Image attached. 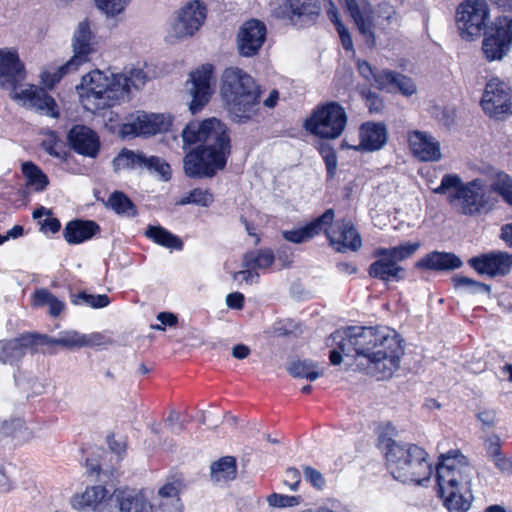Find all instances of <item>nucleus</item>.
Listing matches in <instances>:
<instances>
[{
  "label": "nucleus",
  "instance_id": "13",
  "mask_svg": "<svg viewBox=\"0 0 512 512\" xmlns=\"http://www.w3.org/2000/svg\"><path fill=\"white\" fill-rule=\"evenodd\" d=\"M490 18V9L486 0H464L456 10V24L464 40L479 37Z\"/></svg>",
  "mask_w": 512,
  "mask_h": 512
},
{
  "label": "nucleus",
  "instance_id": "34",
  "mask_svg": "<svg viewBox=\"0 0 512 512\" xmlns=\"http://www.w3.org/2000/svg\"><path fill=\"white\" fill-rule=\"evenodd\" d=\"M511 49L512 44L484 35L482 52L487 61H501L510 53Z\"/></svg>",
  "mask_w": 512,
  "mask_h": 512
},
{
  "label": "nucleus",
  "instance_id": "7",
  "mask_svg": "<svg viewBox=\"0 0 512 512\" xmlns=\"http://www.w3.org/2000/svg\"><path fill=\"white\" fill-rule=\"evenodd\" d=\"M432 192L444 195L448 204L466 216L488 213L495 207L497 198L482 178L464 182L455 173L443 175L440 185L432 188Z\"/></svg>",
  "mask_w": 512,
  "mask_h": 512
},
{
  "label": "nucleus",
  "instance_id": "39",
  "mask_svg": "<svg viewBox=\"0 0 512 512\" xmlns=\"http://www.w3.org/2000/svg\"><path fill=\"white\" fill-rule=\"evenodd\" d=\"M288 371L294 378L310 382L315 381L323 372L322 369L309 360L292 362L288 367Z\"/></svg>",
  "mask_w": 512,
  "mask_h": 512
},
{
  "label": "nucleus",
  "instance_id": "29",
  "mask_svg": "<svg viewBox=\"0 0 512 512\" xmlns=\"http://www.w3.org/2000/svg\"><path fill=\"white\" fill-rule=\"evenodd\" d=\"M99 231V226L90 220H73L67 223L63 236L69 244H80L91 239Z\"/></svg>",
  "mask_w": 512,
  "mask_h": 512
},
{
  "label": "nucleus",
  "instance_id": "62",
  "mask_svg": "<svg viewBox=\"0 0 512 512\" xmlns=\"http://www.w3.org/2000/svg\"><path fill=\"white\" fill-rule=\"evenodd\" d=\"M336 30L338 32L343 48L347 51L352 50L353 41L348 29L344 26V24H338Z\"/></svg>",
  "mask_w": 512,
  "mask_h": 512
},
{
  "label": "nucleus",
  "instance_id": "59",
  "mask_svg": "<svg viewBox=\"0 0 512 512\" xmlns=\"http://www.w3.org/2000/svg\"><path fill=\"white\" fill-rule=\"evenodd\" d=\"M125 122L120 123L117 113L110 111L105 115V127L112 133H117L120 136V128Z\"/></svg>",
  "mask_w": 512,
  "mask_h": 512
},
{
  "label": "nucleus",
  "instance_id": "47",
  "mask_svg": "<svg viewBox=\"0 0 512 512\" xmlns=\"http://www.w3.org/2000/svg\"><path fill=\"white\" fill-rule=\"evenodd\" d=\"M144 168H147L149 171L156 173L164 181L169 180L171 177L170 165L159 157L146 156Z\"/></svg>",
  "mask_w": 512,
  "mask_h": 512
},
{
  "label": "nucleus",
  "instance_id": "41",
  "mask_svg": "<svg viewBox=\"0 0 512 512\" xmlns=\"http://www.w3.org/2000/svg\"><path fill=\"white\" fill-rule=\"evenodd\" d=\"M213 201L214 196L208 189L195 188L180 197L176 204L181 206L193 204L200 207H209Z\"/></svg>",
  "mask_w": 512,
  "mask_h": 512
},
{
  "label": "nucleus",
  "instance_id": "51",
  "mask_svg": "<svg viewBox=\"0 0 512 512\" xmlns=\"http://www.w3.org/2000/svg\"><path fill=\"white\" fill-rule=\"evenodd\" d=\"M303 473L306 482H308L311 486H313L317 490L324 489L326 481L320 471L316 470L311 466L305 465L303 466Z\"/></svg>",
  "mask_w": 512,
  "mask_h": 512
},
{
  "label": "nucleus",
  "instance_id": "52",
  "mask_svg": "<svg viewBox=\"0 0 512 512\" xmlns=\"http://www.w3.org/2000/svg\"><path fill=\"white\" fill-rule=\"evenodd\" d=\"M44 150L50 155L64 159L65 151L60 141H58L54 135H50L47 139H45L42 143Z\"/></svg>",
  "mask_w": 512,
  "mask_h": 512
},
{
  "label": "nucleus",
  "instance_id": "57",
  "mask_svg": "<svg viewBox=\"0 0 512 512\" xmlns=\"http://www.w3.org/2000/svg\"><path fill=\"white\" fill-rule=\"evenodd\" d=\"M54 295L47 289L41 288L33 294V305L35 307L49 306V303L53 299Z\"/></svg>",
  "mask_w": 512,
  "mask_h": 512
},
{
  "label": "nucleus",
  "instance_id": "38",
  "mask_svg": "<svg viewBox=\"0 0 512 512\" xmlns=\"http://www.w3.org/2000/svg\"><path fill=\"white\" fill-rule=\"evenodd\" d=\"M95 7L106 19L119 20L125 14L132 0H94Z\"/></svg>",
  "mask_w": 512,
  "mask_h": 512
},
{
  "label": "nucleus",
  "instance_id": "15",
  "mask_svg": "<svg viewBox=\"0 0 512 512\" xmlns=\"http://www.w3.org/2000/svg\"><path fill=\"white\" fill-rule=\"evenodd\" d=\"M481 106L491 117H501L511 112V89L497 77L490 79L481 99Z\"/></svg>",
  "mask_w": 512,
  "mask_h": 512
},
{
  "label": "nucleus",
  "instance_id": "9",
  "mask_svg": "<svg viewBox=\"0 0 512 512\" xmlns=\"http://www.w3.org/2000/svg\"><path fill=\"white\" fill-rule=\"evenodd\" d=\"M347 9L359 32L369 46L375 45L377 32L387 33L399 23L395 8L382 3L373 8L367 0H345Z\"/></svg>",
  "mask_w": 512,
  "mask_h": 512
},
{
  "label": "nucleus",
  "instance_id": "50",
  "mask_svg": "<svg viewBox=\"0 0 512 512\" xmlns=\"http://www.w3.org/2000/svg\"><path fill=\"white\" fill-rule=\"evenodd\" d=\"M456 287H465L473 293H489L490 287L484 283L477 282L464 276H456L453 279Z\"/></svg>",
  "mask_w": 512,
  "mask_h": 512
},
{
  "label": "nucleus",
  "instance_id": "36",
  "mask_svg": "<svg viewBox=\"0 0 512 512\" xmlns=\"http://www.w3.org/2000/svg\"><path fill=\"white\" fill-rule=\"evenodd\" d=\"M145 235L158 245L165 248L181 250L183 243L179 237L161 226H149Z\"/></svg>",
  "mask_w": 512,
  "mask_h": 512
},
{
  "label": "nucleus",
  "instance_id": "8",
  "mask_svg": "<svg viewBox=\"0 0 512 512\" xmlns=\"http://www.w3.org/2000/svg\"><path fill=\"white\" fill-rule=\"evenodd\" d=\"M386 461L393 478L402 483L422 485L432 475L428 453L415 444H403L389 439Z\"/></svg>",
  "mask_w": 512,
  "mask_h": 512
},
{
  "label": "nucleus",
  "instance_id": "40",
  "mask_svg": "<svg viewBox=\"0 0 512 512\" xmlns=\"http://www.w3.org/2000/svg\"><path fill=\"white\" fill-rule=\"evenodd\" d=\"M79 67V65L70 66V60L61 66H49L41 72V82L45 87L51 89L64 75L78 70Z\"/></svg>",
  "mask_w": 512,
  "mask_h": 512
},
{
  "label": "nucleus",
  "instance_id": "26",
  "mask_svg": "<svg viewBox=\"0 0 512 512\" xmlns=\"http://www.w3.org/2000/svg\"><path fill=\"white\" fill-rule=\"evenodd\" d=\"M71 147L79 154L95 157L100 148V141L97 134L90 128L83 125L74 126L68 134Z\"/></svg>",
  "mask_w": 512,
  "mask_h": 512
},
{
  "label": "nucleus",
  "instance_id": "58",
  "mask_svg": "<svg viewBox=\"0 0 512 512\" xmlns=\"http://www.w3.org/2000/svg\"><path fill=\"white\" fill-rule=\"evenodd\" d=\"M321 154L325 161L328 174L330 176L334 175L337 167V157L335 152L330 148H323L321 150Z\"/></svg>",
  "mask_w": 512,
  "mask_h": 512
},
{
  "label": "nucleus",
  "instance_id": "4",
  "mask_svg": "<svg viewBox=\"0 0 512 512\" xmlns=\"http://www.w3.org/2000/svg\"><path fill=\"white\" fill-rule=\"evenodd\" d=\"M474 469L457 450L441 454L436 467L439 492L447 509L451 512H467L473 495L471 481Z\"/></svg>",
  "mask_w": 512,
  "mask_h": 512
},
{
  "label": "nucleus",
  "instance_id": "5",
  "mask_svg": "<svg viewBox=\"0 0 512 512\" xmlns=\"http://www.w3.org/2000/svg\"><path fill=\"white\" fill-rule=\"evenodd\" d=\"M220 94L230 119L239 124L260 113V88L253 77L238 67L226 68L220 80Z\"/></svg>",
  "mask_w": 512,
  "mask_h": 512
},
{
  "label": "nucleus",
  "instance_id": "20",
  "mask_svg": "<svg viewBox=\"0 0 512 512\" xmlns=\"http://www.w3.org/2000/svg\"><path fill=\"white\" fill-rule=\"evenodd\" d=\"M468 264L478 274L495 277L507 274L510 271L512 261L507 253L493 251L470 258Z\"/></svg>",
  "mask_w": 512,
  "mask_h": 512
},
{
  "label": "nucleus",
  "instance_id": "45",
  "mask_svg": "<svg viewBox=\"0 0 512 512\" xmlns=\"http://www.w3.org/2000/svg\"><path fill=\"white\" fill-rule=\"evenodd\" d=\"M108 205L118 214L134 216L136 209L131 200L122 192H114L108 199Z\"/></svg>",
  "mask_w": 512,
  "mask_h": 512
},
{
  "label": "nucleus",
  "instance_id": "46",
  "mask_svg": "<svg viewBox=\"0 0 512 512\" xmlns=\"http://www.w3.org/2000/svg\"><path fill=\"white\" fill-rule=\"evenodd\" d=\"M72 303L75 305H86L93 309H100L110 304V299L106 294H89L87 292H80L73 296Z\"/></svg>",
  "mask_w": 512,
  "mask_h": 512
},
{
  "label": "nucleus",
  "instance_id": "22",
  "mask_svg": "<svg viewBox=\"0 0 512 512\" xmlns=\"http://www.w3.org/2000/svg\"><path fill=\"white\" fill-rule=\"evenodd\" d=\"M92 39L93 33L90 21L87 19L80 21L71 38L73 56L70 58V66H81L89 61V56L93 51Z\"/></svg>",
  "mask_w": 512,
  "mask_h": 512
},
{
  "label": "nucleus",
  "instance_id": "49",
  "mask_svg": "<svg viewBox=\"0 0 512 512\" xmlns=\"http://www.w3.org/2000/svg\"><path fill=\"white\" fill-rule=\"evenodd\" d=\"M397 80V73L389 70L377 71L374 75L373 84L378 89L391 91L394 89V83Z\"/></svg>",
  "mask_w": 512,
  "mask_h": 512
},
{
  "label": "nucleus",
  "instance_id": "63",
  "mask_svg": "<svg viewBox=\"0 0 512 512\" xmlns=\"http://www.w3.org/2000/svg\"><path fill=\"white\" fill-rule=\"evenodd\" d=\"M244 295L240 292H233L226 296V305L231 309L240 310L244 305Z\"/></svg>",
  "mask_w": 512,
  "mask_h": 512
},
{
  "label": "nucleus",
  "instance_id": "19",
  "mask_svg": "<svg viewBox=\"0 0 512 512\" xmlns=\"http://www.w3.org/2000/svg\"><path fill=\"white\" fill-rule=\"evenodd\" d=\"M327 226L325 231L330 244L339 252L357 251L361 245L362 240L358 231L349 221H338L331 228Z\"/></svg>",
  "mask_w": 512,
  "mask_h": 512
},
{
  "label": "nucleus",
  "instance_id": "33",
  "mask_svg": "<svg viewBox=\"0 0 512 512\" xmlns=\"http://www.w3.org/2000/svg\"><path fill=\"white\" fill-rule=\"evenodd\" d=\"M106 494L107 490L103 486L88 487L83 493L75 495L71 500V504L75 509L91 508L95 512L96 506Z\"/></svg>",
  "mask_w": 512,
  "mask_h": 512
},
{
  "label": "nucleus",
  "instance_id": "25",
  "mask_svg": "<svg viewBox=\"0 0 512 512\" xmlns=\"http://www.w3.org/2000/svg\"><path fill=\"white\" fill-rule=\"evenodd\" d=\"M359 138L360 141L357 145H349L346 140L343 141V144L357 151L380 150L388 139L386 126L382 123L366 122L360 127Z\"/></svg>",
  "mask_w": 512,
  "mask_h": 512
},
{
  "label": "nucleus",
  "instance_id": "24",
  "mask_svg": "<svg viewBox=\"0 0 512 512\" xmlns=\"http://www.w3.org/2000/svg\"><path fill=\"white\" fill-rule=\"evenodd\" d=\"M57 341L58 346L67 350L99 347L111 343L110 338L103 333L93 332L85 334L73 329L59 332Z\"/></svg>",
  "mask_w": 512,
  "mask_h": 512
},
{
  "label": "nucleus",
  "instance_id": "2",
  "mask_svg": "<svg viewBox=\"0 0 512 512\" xmlns=\"http://www.w3.org/2000/svg\"><path fill=\"white\" fill-rule=\"evenodd\" d=\"M183 147L196 143L202 146L184 157V171L191 178L213 177L226 166L230 154L227 127L217 118L191 121L182 131Z\"/></svg>",
  "mask_w": 512,
  "mask_h": 512
},
{
  "label": "nucleus",
  "instance_id": "56",
  "mask_svg": "<svg viewBox=\"0 0 512 512\" xmlns=\"http://www.w3.org/2000/svg\"><path fill=\"white\" fill-rule=\"evenodd\" d=\"M107 444L117 457H120L126 451V439L123 436L116 437L115 435H109L107 436Z\"/></svg>",
  "mask_w": 512,
  "mask_h": 512
},
{
  "label": "nucleus",
  "instance_id": "17",
  "mask_svg": "<svg viewBox=\"0 0 512 512\" xmlns=\"http://www.w3.org/2000/svg\"><path fill=\"white\" fill-rule=\"evenodd\" d=\"M138 512H181V503L178 497V489L168 483L161 487L153 502H147L142 493L136 498Z\"/></svg>",
  "mask_w": 512,
  "mask_h": 512
},
{
  "label": "nucleus",
  "instance_id": "21",
  "mask_svg": "<svg viewBox=\"0 0 512 512\" xmlns=\"http://www.w3.org/2000/svg\"><path fill=\"white\" fill-rule=\"evenodd\" d=\"M266 27L258 20H249L240 28L237 45L240 55L251 57L255 55L264 43Z\"/></svg>",
  "mask_w": 512,
  "mask_h": 512
},
{
  "label": "nucleus",
  "instance_id": "61",
  "mask_svg": "<svg viewBox=\"0 0 512 512\" xmlns=\"http://www.w3.org/2000/svg\"><path fill=\"white\" fill-rule=\"evenodd\" d=\"M166 423L173 434H180L183 430V424L180 421L179 413L176 411L170 412L166 419Z\"/></svg>",
  "mask_w": 512,
  "mask_h": 512
},
{
  "label": "nucleus",
  "instance_id": "53",
  "mask_svg": "<svg viewBox=\"0 0 512 512\" xmlns=\"http://www.w3.org/2000/svg\"><path fill=\"white\" fill-rule=\"evenodd\" d=\"M394 88H398L405 96H411L417 90L415 83L410 78L400 74H397V80H395Z\"/></svg>",
  "mask_w": 512,
  "mask_h": 512
},
{
  "label": "nucleus",
  "instance_id": "64",
  "mask_svg": "<svg viewBox=\"0 0 512 512\" xmlns=\"http://www.w3.org/2000/svg\"><path fill=\"white\" fill-rule=\"evenodd\" d=\"M487 455L492 459L501 453L500 439L498 436L489 437L485 442Z\"/></svg>",
  "mask_w": 512,
  "mask_h": 512
},
{
  "label": "nucleus",
  "instance_id": "11",
  "mask_svg": "<svg viewBox=\"0 0 512 512\" xmlns=\"http://www.w3.org/2000/svg\"><path fill=\"white\" fill-rule=\"evenodd\" d=\"M207 17V7L200 0H189L171 16L166 33L170 43L192 38L202 28Z\"/></svg>",
  "mask_w": 512,
  "mask_h": 512
},
{
  "label": "nucleus",
  "instance_id": "18",
  "mask_svg": "<svg viewBox=\"0 0 512 512\" xmlns=\"http://www.w3.org/2000/svg\"><path fill=\"white\" fill-rule=\"evenodd\" d=\"M273 13L293 25H303L314 20L319 14V7L310 0H286Z\"/></svg>",
  "mask_w": 512,
  "mask_h": 512
},
{
  "label": "nucleus",
  "instance_id": "14",
  "mask_svg": "<svg viewBox=\"0 0 512 512\" xmlns=\"http://www.w3.org/2000/svg\"><path fill=\"white\" fill-rule=\"evenodd\" d=\"M171 125L172 117L169 114L137 111L120 128V136H152L168 131Z\"/></svg>",
  "mask_w": 512,
  "mask_h": 512
},
{
  "label": "nucleus",
  "instance_id": "3",
  "mask_svg": "<svg viewBox=\"0 0 512 512\" xmlns=\"http://www.w3.org/2000/svg\"><path fill=\"white\" fill-rule=\"evenodd\" d=\"M147 80V74L139 68L122 73L94 70L82 77L77 90L84 108L96 111L129 101L132 91L142 89Z\"/></svg>",
  "mask_w": 512,
  "mask_h": 512
},
{
  "label": "nucleus",
  "instance_id": "37",
  "mask_svg": "<svg viewBox=\"0 0 512 512\" xmlns=\"http://www.w3.org/2000/svg\"><path fill=\"white\" fill-rule=\"evenodd\" d=\"M146 155L141 152L124 149L113 160L115 171L125 169H142L145 166Z\"/></svg>",
  "mask_w": 512,
  "mask_h": 512
},
{
  "label": "nucleus",
  "instance_id": "23",
  "mask_svg": "<svg viewBox=\"0 0 512 512\" xmlns=\"http://www.w3.org/2000/svg\"><path fill=\"white\" fill-rule=\"evenodd\" d=\"M408 142L412 154L420 161L437 162L442 158L440 143L427 132H410Z\"/></svg>",
  "mask_w": 512,
  "mask_h": 512
},
{
  "label": "nucleus",
  "instance_id": "28",
  "mask_svg": "<svg viewBox=\"0 0 512 512\" xmlns=\"http://www.w3.org/2000/svg\"><path fill=\"white\" fill-rule=\"evenodd\" d=\"M136 498L138 493L116 490L102 498L95 512H138Z\"/></svg>",
  "mask_w": 512,
  "mask_h": 512
},
{
  "label": "nucleus",
  "instance_id": "1",
  "mask_svg": "<svg viewBox=\"0 0 512 512\" xmlns=\"http://www.w3.org/2000/svg\"><path fill=\"white\" fill-rule=\"evenodd\" d=\"M331 340L338 350L330 352L333 365L342 357H355L357 366L378 381H385L398 370L403 355L402 340L397 332L386 326H350L336 330Z\"/></svg>",
  "mask_w": 512,
  "mask_h": 512
},
{
  "label": "nucleus",
  "instance_id": "10",
  "mask_svg": "<svg viewBox=\"0 0 512 512\" xmlns=\"http://www.w3.org/2000/svg\"><path fill=\"white\" fill-rule=\"evenodd\" d=\"M420 242H405L390 248H377L373 252L376 260L369 266L371 277L384 282L400 281L404 278V268L398 262L410 258L419 248Z\"/></svg>",
  "mask_w": 512,
  "mask_h": 512
},
{
  "label": "nucleus",
  "instance_id": "27",
  "mask_svg": "<svg viewBox=\"0 0 512 512\" xmlns=\"http://www.w3.org/2000/svg\"><path fill=\"white\" fill-rule=\"evenodd\" d=\"M334 220V211L326 210L320 217L308 223L304 227L286 230L282 232L285 240L293 243L305 242L315 235H318L323 229L331 225Z\"/></svg>",
  "mask_w": 512,
  "mask_h": 512
},
{
  "label": "nucleus",
  "instance_id": "55",
  "mask_svg": "<svg viewBox=\"0 0 512 512\" xmlns=\"http://www.w3.org/2000/svg\"><path fill=\"white\" fill-rule=\"evenodd\" d=\"M301 482L300 471L295 467H289L285 471V479L283 483L292 491H297Z\"/></svg>",
  "mask_w": 512,
  "mask_h": 512
},
{
  "label": "nucleus",
  "instance_id": "6",
  "mask_svg": "<svg viewBox=\"0 0 512 512\" xmlns=\"http://www.w3.org/2000/svg\"><path fill=\"white\" fill-rule=\"evenodd\" d=\"M24 65L14 48H0V86L11 90V97L41 114L57 117L55 100L35 85L19 86L24 79Z\"/></svg>",
  "mask_w": 512,
  "mask_h": 512
},
{
  "label": "nucleus",
  "instance_id": "48",
  "mask_svg": "<svg viewBox=\"0 0 512 512\" xmlns=\"http://www.w3.org/2000/svg\"><path fill=\"white\" fill-rule=\"evenodd\" d=\"M267 503L271 507L288 508L298 506L302 498L301 496H289L285 494L272 493L267 497Z\"/></svg>",
  "mask_w": 512,
  "mask_h": 512
},
{
  "label": "nucleus",
  "instance_id": "16",
  "mask_svg": "<svg viewBox=\"0 0 512 512\" xmlns=\"http://www.w3.org/2000/svg\"><path fill=\"white\" fill-rule=\"evenodd\" d=\"M212 65L206 64L190 73L186 88L192 97L189 110L192 114L199 112L210 100L212 88Z\"/></svg>",
  "mask_w": 512,
  "mask_h": 512
},
{
  "label": "nucleus",
  "instance_id": "44",
  "mask_svg": "<svg viewBox=\"0 0 512 512\" xmlns=\"http://www.w3.org/2000/svg\"><path fill=\"white\" fill-rule=\"evenodd\" d=\"M491 192H496L511 206L512 205V178L505 172H497L489 187Z\"/></svg>",
  "mask_w": 512,
  "mask_h": 512
},
{
  "label": "nucleus",
  "instance_id": "30",
  "mask_svg": "<svg viewBox=\"0 0 512 512\" xmlns=\"http://www.w3.org/2000/svg\"><path fill=\"white\" fill-rule=\"evenodd\" d=\"M462 265V261L456 255L446 252H432L421 258L416 266L429 270H453Z\"/></svg>",
  "mask_w": 512,
  "mask_h": 512
},
{
  "label": "nucleus",
  "instance_id": "42",
  "mask_svg": "<svg viewBox=\"0 0 512 512\" xmlns=\"http://www.w3.org/2000/svg\"><path fill=\"white\" fill-rule=\"evenodd\" d=\"M22 172L27 185L33 187L35 191H43L47 187V176L32 162L23 163Z\"/></svg>",
  "mask_w": 512,
  "mask_h": 512
},
{
  "label": "nucleus",
  "instance_id": "12",
  "mask_svg": "<svg viewBox=\"0 0 512 512\" xmlns=\"http://www.w3.org/2000/svg\"><path fill=\"white\" fill-rule=\"evenodd\" d=\"M346 124L345 109L336 102H329L314 110L311 117L306 120L305 128L317 137L336 139L343 133Z\"/></svg>",
  "mask_w": 512,
  "mask_h": 512
},
{
  "label": "nucleus",
  "instance_id": "60",
  "mask_svg": "<svg viewBox=\"0 0 512 512\" xmlns=\"http://www.w3.org/2000/svg\"><path fill=\"white\" fill-rule=\"evenodd\" d=\"M491 460L502 473H512V458H506L500 453Z\"/></svg>",
  "mask_w": 512,
  "mask_h": 512
},
{
  "label": "nucleus",
  "instance_id": "43",
  "mask_svg": "<svg viewBox=\"0 0 512 512\" xmlns=\"http://www.w3.org/2000/svg\"><path fill=\"white\" fill-rule=\"evenodd\" d=\"M274 262V255L271 250H260L249 252L244 255L243 267H252L256 269H267Z\"/></svg>",
  "mask_w": 512,
  "mask_h": 512
},
{
  "label": "nucleus",
  "instance_id": "35",
  "mask_svg": "<svg viewBox=\"0 0 512 512\" xmlns=\"http://www.w3.org/2000/svg\"><path fill=\"white\" fill-rule=\"evenodd\" d=\"M484 35L512 44V17H496L487 27Z\"/></svg>",
  "mask_w": 512,
  "mask_h": 512
},
{
  "label": "nucleus",
  "instance_id": "31",
  "mask_svg": "<svg viewBox=\"0 0 512 512\" xmlns=\"http://www.w3.org/2000/svg\"><path fill=\"white\" fill-rule=\"evenodd\" d=\"M33 346V338L28 334L19 338L12 339L5 343H0V361L2 363H14L20 360L28 348Z\"/></svg>",
  "mask_w": 512,
  "mask_h": 512
},
{
  "label": "nucleus",
  "instance_id": "54",
  "mask_svg": "<svg viewBox=\"0 0 512 512\" xmlns=\"http://www.w3.org/2000/svg\"><path fill=\"white\" fill-rule=\"evenodd\" d=\"M258 277L259 274L252 267H244L243 270L233 274V279L238 282V284H252L257 281Z\"/></svg>",
  "mask_w": 512,
  "mask_h": 512
},
{
  "label": "nucleus",
  "instance_id": "32",
  "mask_svg": "<svg viewBox=\"0 0 512 512\" xmlns=\"http://www.w3.org/2000/svg\"><path fill=\"white\" fill-rule=\"evenodd\" d=\"M237 475V463L233 456H224L210 465V477L214 483L232 481Z\"/></svg>",
  "mask_w": 512,
  "mask_h": 512
}]
</instances>
